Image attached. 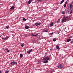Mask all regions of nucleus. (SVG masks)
I'll list each match as a JSON object with an SVG mask.
<instances>
[{
	"label": "nucleus",
	"instance_id": "obj_9",
	"mask_svg": "<svg viewBox=\"0 0 73 73\" xmlns=\"http://www.w3.org/2000/svg\"><path fill=\"white\" fill-rule=\"evenodd\" d=\"M25 28L27 29H28L29 28V27L28 26H25Z\"/></svg>",
	"mask_w": 73,
	"mask_h": 73
},
{
	"label": "nucleus",
	"instance_id": "obj_34",
	"mask_svg": "<svg viewBox=\"0 0 73 73\" xmlns=\"http://www.w3.org/2000/svg\"><path fill=\"white\" fill-rule=\"evenodd\" d=\"M70 43H73V41H72L70 42Z\"/></svg>",
	"mask_w": 73,
	"mask_h": 73
},
{
	"label": "nucleus",
	"instance_id": "obj_21",
	"mask_svg": "<svg viewBox=\"0 0 73 73\" xmlns=\"http://www.w3.org/2000/svg\"><path fill=\"white\" fill-rule=\"evenodd\" d=\"M61 13H62V14H63V15H64L65 14V12L62 11V12Z\"/></svg>",
	"mask_w": 73,
	"mask_h": 73
},
{
	"label": "nucleus",
	"instance_id": "obj_1",
	"mask_svg": "<svg viewBox=\"0 0 73 73\" xmlns=\"http://www.w3.org/2000/svg\"><path fill=\"white\" fill-rule=\"evenodd\" d=\"M73 2H72L70 4V5H70H68L67 6V9H70V10H72V4H73Z\"/></svg>",
	"mask_w": 73,
	"mask_h": 73
},
{
	"label": "nucleus",
	"instance_id": "obj_27",
	"mask_svg": "<svg viewBox=\"0 0 73 73\" xmlns=\"http://www.w3.org/2000/svg\"><path fill=\"white\" fill-rule=\"evenodd\" d=\"M22 19L24 20V21H26V19Z\"/></svg>",
	"mask_w": 73,
	"mask_h": 73
},
{
	"label": "nucleus",
	"instance_id": "obj_39",
	"mask_svg": "<svg viewBox=\"0 0 73 73\" xmlns=\"http://www.w3.org/2000/svg\"><path fill=\"white\" fill-rule=\"evenodd\" d=\"M43 10V9H42L41 10V11H42Z\"/></svg>",
	"mask_w": 73,
	"mask_h": 73
},
{
	"label": "nucleus",
	"instance_id": "obj_20",
	"mask_svg": "<svg viewBox=\"0 0 73 73\" xmlns=\"http://www.w3.org/2000/svg\"><path fill=\"white\" fill-rule=\"evenodd\" d=\"M60 21V19H59L58 20V21H57V23H59Z\"/></svg>",
	"mask_w": 73,
	"mask_h": 73
},
{
	"label": "nucleus",
	"instance_id": "obj_30",
	"mask_svg": "<svg viewBox=\"0 0 73 73\" xmlns=\"http://www.w3.org/2000/svg\"><path fill=\"white\" fill-rule=\"evenodd\" d=\"M42 0H38V1L39 2H41V1H42Z\"/></svg>",
	"mask_w": 73,
	"mask_h": 73
},
{
	"label": "nucleus",
	"instance_id": "obj_31",
	"mask_svg": "<svg viewBox=\"0 0 73 73\" xmlns=\"http://www.w3.org/2000/svg\"><path fill=\"white\" fill-rule=\"evenodd\" d=\"M32 35L33 36H36V35H35V34H33Z\"/></svg>",
	"mask_w": 73,
	"mask_h": 73
},
{
	"label": "nucleus",
	"instance_id": "obj_23",
	"mask_svg": "<svg viewBox=\"0 0 73 73\" xmlns=\"http://www.w3.org/2000/svg\"><path fill=\"white\" fill-rule=\"evenodd\" d=\"M6 28L7 29H8L9 28V26H6Z\"/></svg>",
	"mask_w": 73,
	"mask_h": 73
},
{
	"label": "nucleus",
	"instance_id": "obj_11",
	"mask_svg": "<svg viewBox=\"0 0 73 73\" xmlns=\"http://www.w3.org/2000/svg\"><path fill=\"white\" fill-rule=\"evenodd\" d=\"M64 0H62L61 2L59 4L60 5V4H62L63 3V2H64Z\"/></svg>",
	"mask_w": 73,
	"mask_h": 73
},
{
	"label": "nucleus",
	"instance_id": "obj_25",
	"mask_svg": "<svg viewBox=\"0 0 73 73\" xmlns=\"http://www.w3.org/2000/svg\"><path fill=\"white\" fill-rule=\"evenodd\" d=\"M9 70L5 71V73H9Z\"/></svg>",
	"mask_w": 73,
	"mask_h": 73
},
{
	"label": "nucleus",
	"instance_id": "obj_28",
	"mask_svg": "<svg viewBox=\"0 0 73 73\" xmlns=\"http://www.w3.org/2000/svg\"><path fill=\"white\" fill-rule=\"evenodd\" d=\"M49 35H51L52 36V35H53V33H50Z\"/></svg>",
	"mask_w": 73,
	"mask_h": 73
},
{
	"label": "nucleus",
	"instance_id": "obj_5",
	"mask_svg": "<svg viewBox=\"0 0 73 73\" xmlns=\"http://www.w3.org/2000/svg\"><path fill=\"white\" fill-rule=\"evenodd\" d=\"M67 19H63L62 20V23H63L65 21H66L67 20Z\"/></svg>",
	"mask_w": 73,
	"mask_h": 73
},
{
	"label": "nucleus",
	"instance_id": "obj_41",
	"mask_svg": "<svg viewBox=\"0 0 73 73\" xmlns=\"http://www.w3.org/2000/svg\"><path fill=\"white\" fill-rule=\"evenodd\" d=\"M44 20H45V19H44Z\"/></svg>",
	"mask_w": 73,
	"mask_h": 73
},
{
	"label": "nucleus",
	"instance_id": "obj_35",
	"mask_svg": "<svg viewBox=\"0 0 73 73\" xmlns=\"http://www.w3.org/2000/svg\"><path fill=\"white\" fill-rule=\"evenodd\" d=\"M30 1H31V2H32V1H33V0H30Z\"/></svg>",
	"mask_w": 73,
	"mask_h": 73
},
{
	"label": "nucleus",
	"instance_id": "obj_16",
	"mask_svg": "<svg viewBox=\"0 0 73 73\" xmlns=\"http://www.w3.org/2000/svg\"><path fill=\"white\" fill-rule=\"evenodd\" d=\"M28 4H31V1H30V0H29V1H28Z\"/></svg>",
	"mask_w": 73,
	"mask_h": 73
},
{
	"label": "nucleus",
	"instance_id": "obj_42",
	"mask_svg": "<svg viewBox=\"0 0 73 73\" xmlns=\"http://www.w3.org/2000/svg\"><path fill=\"white\" fill-rule=\"evenodd\" d=\"M23 19H25V18L24 17L23 18Z\"/></svg>",
	"mask_w": 73,
	"mask_h": 73
},
{
	"label": "nucleus",
	"instance_id": "obj_19",
	"mask_svg": "<svg viewBox=\"0 0 73 73\" xmlns=\"http://www.w3.org/2000/svg\"><path fill=\"white\" fill-rule=\"evenodd\" d=\"M5 50H6L7 52H9V50L7 48H6Z\"/></svg>",
	"mask_w": 73,
	"mask_h": 73
},
{
	"label": "nucleus",
	"instance_id": "obj_4",
	"mask_svg": "<svg viewBox=\"0 0 73 73\" xmlns=\"http://www.w3.org/2000/svg\"><path fill=\"white\" fill-rule=\"evenodd\" d=\"M36 26V27H38V25H41V23H36L35 24Z\"/></svg>",
	"mask_w": 73,
	"mask_h": 73
},
{
	"label": "nucleus",
	"instance_id": "obj_8",
	"mask_svg": "<svg viewBox=\"0 0 73 73\" xmlns=\"http://www.w3.org/2000/svg\"><path fill=\"white\" fill-rule=\"evenodd\" d=\"M67 4V1H66L65 2V3L64 4V8L66 7V6Z\"/></svg>",
	"mask_w": 73,
	"mask_h": 73
},
{
	"label": "nucleus",
	"instance_id": "obj_24",
	"mask_svg": "<svg viewBox=\"0 0 73 73\" xmlns=\"http://www.w3.org/2000/svg\"><path fill=\"white\" fill-rule=\"evenodd\" d=\"M14 64H15L16 65H17V62H14Z\"/></svg>",
	"mask_w": 73,
	"mask_h": 73
},
{
	"label": "nucleus",
	"instance_id": "obj_3",
	"mask_svg": "<svg viewBox=\"0 0 73 73\" xmlns=\"http://www.w3.org/2000/svg\"><path fill=\"white\" fill-rule=\"evenodd\" d=\"M58 68L59 69H60L61 68H64V67L61 65V64H59V65L58 66Z\"/></svg>",
	"mask_w": 73,
	"mask_h": 73
},
{
	"label": "nucleus",
	"instance_id": "obj_2",
	"mask_svg": "<svg viewBox=\"0 0 73 73\" xmlns=\"http://www.w3.org/2000/svg\"><path fill=\"white\" fill-rule=\"evenodd\" d=\"M43 60H46L47 61H48V60H49V56H47L46 57H45L44 58Z\"/></svg>",
	"mask_w": 73,
	"mask_h": 73
},
{
	"label": "nucleus",
	"instance_id": "obj_44",
	"mask_svg": "<svg viewBox=\"0 0 73 73\" xmlns=\"http://www.w3.org/2000/svg\"><path fill=\"white\" fill-rule=\"evenodd\" d=\"M5 0V1L6 0Z\"/></svg>",
	"mask_w": 73,
	"mask_h": 73
},
{
	"label": "nucleus",
	"instance_id": "obj_36",
	"mask_svg": "<svg viewBox=\"0 0 73 73\" xmlns=\"http://www.w3.org/2000/svg\"><path fill=\"white\" fill-rule=\"evenodd\" d=\"M1 38H2V39H4V38H3V37H1Z\"/></svg>",
	"mask_w": 73,
	"mask_h": 73
},
{
	"label": "nucleus",
	"instance_id": "obj_7",
	"mask_svg": "<svg viewBox=\"0 0 73 73\" xmlns=\"http://www.w3.org/2000/svg\"><path fill=\"white\" fill-rule=\"evenodd\" d=\"M48 32V30H45L43 29V31H42V32Z\"/></svg>",
	"mask_w": 73,
	"mask_h": 73
},
{
	"label": "nucleus",
	"instance_id": "obj_22",
	"mask_svg": "<svg viewBox=\"0 0 73 73\" xmlns=\"http://www.w3.org/2000/svg\"><path fill=\"white\" fill-rule=\"evenodd\" d=\"M53 41L54 42V41H56V38H54V39H53Z\"/></svg>",
	"mask_w": 73,
	"mask_h": 73
},
{
	"label": "nucleus",
	"instance_id": "obj_29",
	"mask_svg": "<svg viewBox=\"0 0 73 73\" xmlns=\"http://www.w3.org/2000/svg\"><path fill=\"white\" fill-rule=\"evenodd\" d=\"M21 46H22V47H23V46H24V44H21Z\"/></svg>",
	"mask_w": 73,
	"mask_h": 73
},
{
	"label": "nucleus",
	"instance_id": "obj_12",
	"mask_svg": "<svg viewBox=\"0 0 73 73\" xmlns=\"http://www.w3.org/2000/svg\"><path fill=\"white\" fill-rule=\"evenodd\" d=\"M53 23H50V27H52V26H53Z\"/></svg>",
	"mask_w": 73,
	"mask_h": 73
},
{
	"label": "nucleus",
	"instance_id": "obj_33",
	"mask_svg": "<svg viewBox=\"0 0 73 73\" xmlns=\"http://www.w3.org/2000/svg\"><path fill=\"white\" fill-rule=\"evenodd\" d=\"M4 39L5 40H7V37L4 38Z\"/></svg>",
	"mask_w": 73,
	"mask_h": 73
},
{
	"label": "nucleus",
	"instance_id": "obj_10",
	"mask_svg": "<svg viewBox=\"0 0 73 73\" xmlns=\"http://www.w3.org/2000/svg\"><path fill=\"white\" fill-rule=\"evenodd\" d=\"M71 41V39H68L67 40V42H69V41Z\"/></svg>",
	"mask_w": 73,
	"mask_h": 73
},
{
	"label": "nucleus",
	"instance_id": "obj_32",
	"mask_svg": "<svg viewBox=\"0 0 73 73\" xmlns=\"http://www.w3.org/2000/svg\"><path fill=\"white\" fill-rule=\"evenodd\" d=\"M34 35H36V36H37V35H38V34H34Z\"/></svg>",
	"mask_w": 73,
	"mask_h": 73
},
{
	"label": "nucleus",
	"instance_id": "obj_40",
	"mask_svg": "<svg viewBox=\"0 0 73 73\" xmlns=\"http://www.w3.org/2000/svg\"><path fill=\"white\" fill-rule=\"evenodd\" d=\"M52 50V49H50V50Z\"/></svg>",
	"mask_w": 73,
	"mask_h": 73
},
{
	"label": "nucleus",
	"instance_id": "obj_17",
	"mask_svg": "<svg viewBox=\"0 0 73 73\" xmlns=\"http://www.w3.org/2000/svg\"><path fill=\"white\" fill-rule=\"evenodd\" d=\"M23 54H21L20 55V57H21V58H23Z\"/></svg>",
	"mask_w": 73,
	"mask_h": 73
},
{
	"label": "nucleus",
	"instance_id": "obj_37",
	"mask_svg": "<svg viewBox=\"0 0 73 73\" xmlns=\"http://www.w3.org/2000/svg\"><path fill=\"white\" fill-rule=\"evenodd\" d=\"M69 38H72V36H71Z\"/></svg>",
	"mask_w": 73,
	"mask_h": 73
},
{
	"label": "nucleus",
	"instance_id": "obj_13",
	"mask_svg": "<svg viewBox=\"0 0 73 73\" xmlns=\"http://www.w3.org/2000/svg\"><path fill=\"white\" fill-rule=\"evenodd\" d=\"M11 65H14V64H15V61H13V62H11Z\"/></svg>",
	"mask_w": 73,
	"mask_h": 73
},
{
	"label": "nucleus",
	"instance_id": "obj_15",
	"mask_svg": "<svg viewBox=\"0 0 73 73\" xmlns=\"http://www.w3.org/2000/svg\"><path fill=\"white\" fill-rule=\"evenodd\" d=\"M56 48L58 49H60V48H59V46H56Z\"/></svg>",
	"mask_w": 73,
	"mask_h": 73
},
{
	"label": "nucleus",
	"instance_id": "obj_38",
	"mask_svg": "<svg viewBox=\"0 0 73 73\" xmlns=\"http://www.w3.org/2000/svg\"><path fill=\"white\" fill-rule=\"evenodd\" d=\"M1 73V70H0V73Z\"/></svg>",
	"mask_w": 73,
	"mask_h": 73
},
{
	"label": "nucleus",
	"instance_id": "obj_26",
	"mask_svg": "<svg viewBox=\"0 0 73 73\" xmlns=\"http://www.w3.org/2000/svg\"><path fill=\"white\" fill-rule=\"evenodd\" d=\"M73 12V11L72 10H71L70 12V14H72V12Z\"/></svg>",
	"mask_w": 73,
	"mask_h": 73
},
{
	"label": "nucleus",
	"instance_id": "obj_6",
	"mask_svg": "<svg viewBox=\"0 0 73 73\" xmlns=\"http://www.w3.org/2000/svg\"><path fill=\"white\" fill-rule=\"evenodd\" d=\"M32 51V49H31L27 51V53L28 54H30V53H31Z\"/></svg>",
	"mask_w": 73,
	"mask_h": 73
},
{
	"label": "nucleus",
	"instance_id": "obj_14",
	"mask_svg": "<svg viewBox=\"0 0 73 73\" xmlns=\"http://www.w3.org/2000/svg\"><path fill=\"white\" fill-rule=\"evenodd\" d=\"M15 8V7L14 6H12V7H11L10 8V9H11V10L12 9H13Z\"/></svg>",
	"mask_w": 73,
	"mask_h": 73
},
{
	"label": "nucleus",
	"instance_id": "obj_43",
	"mask_svg": "<svg viewBox=\"0 0 73 73\" xmlns=\"http://www.w3.org/2000/svg\"><path fill=\"white\" fill-rule=\"evenodd\" d=\"M0 37H1V36H0Z\"/></svg>",
	"mask_w": 73,
	"mask_h": 73
},
{
	"label": "nucleus",
	"instance_id": "obj_18",
	"mask_svg": "<svg viewBox=\"0 0 73 73\" xmlns=\"http://www.w3.org/2000/svg\"><path fill=\"white\" fill-rule=\"evenodd\" d=\"M44 63H48V60H46L44 62Z\"/></svg>",
	"mask_w": 73,
	"mask_h": 73
}]
</instances>
